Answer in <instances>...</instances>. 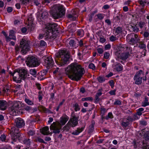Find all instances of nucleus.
I'll return each instance as SVG.
<instances>
[{
	"label": "nucleus",
	"instance_id": "nucleus-1",
	"mask_svg": "<svg viewBox=\"0 0 149 149\" xmlns=\"http://www.w3.org/2000/svg\"><path fill=\"white\" fill-rule=\"evenodd\" d=\"M65 72L70 79L78 81L81 79L85 71L84 68L80 65L74 63L67 67Z\"/></svg>",
	"mask_w": 149,
	"mask_h": 149
},
{
	"label": "nucleus",
	"instance_id": "nucleus-2",
	"mask_svg": "<svg viewBox=\"0 0 149 149\" xmlns=\"http://www.w3.org/2000/svg\"><path fill=\"white\" fill-rule=\"evenodd\" d=\"M55 61L59 66H63L67 63L70 58L69 55L65 51H59L55 54Z\"/></svg>",
	"mask_w": 149,
	"mask_h": 149
},
{
	"label": "nucleus",
	"instance_id": "nucleus-3",
	"mask_svg": "<svg viewBox=\"0 0 149 149\" xmlns=\"http://www.w3.org/2000/svg\"><path fill=\"white\" fill-rule=\"evenodd\" d=\"M10 74L13 77V80L16 82L20 83L22 80L25 79L28 75L27 69L24 68L16 69L13 72Z\"/></svg>",
	"mask_w": 149,
	"mask_h": 149
},
{
	"label": "nucleus",
	"instance_id": "nucleus-4",
	"mask_svg": "<svg viewBox=\"0 0 149 149\" xmlns=\"http://www.w3.org/2000/svg\"><path fill=\"white\" fill-rule=\"evenodd\" d=\"M65 10L63 6L59 4L54 5L51 9V14L55 19L61 18L65 13Z\"/></svg>",
	"mask_w": 149,
	"mask_h": 149
},
{
	"label": "nucleus",
	"instance_id": "nucleus-5",
	"mask_svg": "<svg viewBox=\"0 0 149 149\" xmlns=\"http://www.w3.org/2000/svg\"><path fill=\"white\" fill-rule=\"evenodd\" d=\"M68 119V117L66 115L61 117L60 118V123L59 122H54L50 127V130H59L61 129L62 126L65 124Z\"/></svg>",
	"mask_w": 149,
	"mask_h": 149
},
{
	"label": "nucleus",
	"instance_id": "nucleus-6",
	"mask_svg": "<svg viewBox=\"0 0 149 149\" xmlns=\"http://www.w3.org/2000/svg\"><path fill=\"white\" fill-rule=\"evenodd\" d=\"M29 43L24 39H22L21 41L19 47L16 48L17 50H20L23 54H25L29 51Z\"/></svg>",
	"mask_w": 149,
	"mask_h": 149
},
{
	"label": "nucleus",
	"instance_id": "nucleus-7",
	"mask_svg": "<svg viewBox=\"0 0 149 149\" xmlns=\"http://www.w3.org/2000/svg\"><path fill=\"white\" fill-rule=\"evenodd\" d=\"M58 26L56 23L49 24L46 25L45 35L47 37L51 36L54 32L57 31Z\"/></svg>",
	"mask_w": 149,
	"mask_h": 149
},
{
	"label": "nucleus",
	"instance_id": "nucleus-8",
	"mask_svg": "<svg viewBox=\"0 0 149 149\" xmlns=\"http://www.w3.org/2000/svg\"><path fill=\"white\" fill-rule=\"evenodd\" d=\"M13 105L10 108V113L13 116H17L20 113L21 104L19 101H15Z\"/></svg>",
	"mask_w": 149,
	"mask_h": 149
},
{
	"label": "nucleus",
	"instance_id": "nucleus-9",
	"mask_svg": "<svg viewBox=\"0 0 149 149\" xmlns=\"http://www.w3.org/2000/svg\"><path fill=\"white\" fill-rule=\"evenodd\" d=\"M26 63L27 65L30 67H37L40 65L37 58L33 56H29L27 57Z\"/></svg>",
	"mask_w": 149,
	"mask_h": 149
},
{
	"label": "nucleus",
	"instance_id": "nucleus-10",
	"mask_svg": "<svg viewBox=\"0 0 149 149\" xmlns=\"http://www.w3.org/2000/svg\"><path fill=\"white\" fill-rule=\"evenodd\" d=\"M78 123V118L75 116H72L67 124L63 127V130H68L70 126L75 127Z\"/></svg>",
	"mask_w": 149,
	"mask_h": 149
},
{
	"label": "nucleus",
	"instance_id": "nucleus-11",
	"mask_svg": "<svg viewBox=\"0 0 149 149\" xmlns=\"http://www.w3.org/2000/svg\"><path fill=\"white\" fill-rule=\"evenodd\" d=\"M126 38L127 41L129 40V43L133 45L137 43L139 40L138 35L133 33L128 34Z\"/></svg>",
	"mask_w": 149,
	"mask_h": 149
},
{
	"label": "nucleus",
	"instance_id": "nucleus-12",
	"mask_svg": "<svg viewBox=\"0 0 149 149\" xmlns=\"http://www.w3.org/2000/svg\"><path fill=\"white\" fill-rule=\"evenodd\" d=\"M43 60V64L48 69L52 68L54 64L53 60L50 56L45 57Z\"/></svg>",
	"mask_w": 149,
	"mask_h": 149
},
{
	"label": "nucleus",
	"instance_id": "nucleus-13",
	"mask_svg": "<svg viewBox=\"0 0 149 149\" xmlns=\"http://www.w3.org/2000/svg\"><path fill=\"white\" fill-rule=\"evenodd\" d=\"M145 133L144 137V140L143 141V149H149V131H146L145 133V131H143Z\"/></svg>",
	"mask_w": 149,
	"mask_h": 149
},
{
	"label": "nucleus",
	"instance_id": "nucleus-14",
	"mask_svg": "<svg viewBox=\"0 0 149 149\" xmlns=\"http://www.w3.org/2000/svg\"><path fill=\"white\" fill-rule=\"evenodd\" d=\"M130 56V54L129 52H123L121 54H120L118 56V61L122 63L123 64L124 62L121 61V60L125 61Z\"/></svg>",
	"mask_w": 149,
	"mask_h": 149
},
{
	"label": "nucleus",
	"instance_id": "nucleus-15",
	"mask_svg": "<svg viewBox=\"0 0 149 149\" xmlns=\"http://www.w3.org/2000/svg\"><path fill=\"white\" fill-rule=\"evenodd\" d=\"M10 134L11 135L12 139L15 141L16 139L19 138L21 136V134L18 131H10Z\"/></svg>",
	"mask_w": 149,
	"mask_h": 149
},
{
	"label": "nucleus",
	"instance_id": "nucleus-16",
	"mask_svg": "<svg viewBox=\"0 0 149 149\" xmlns=\"http://www.w3.org/2000/svg\"><path fill=\"white\" fill-rule=\"evenodd\" d=\"M16 126L18 128H22L24 125L25 123L23 120L21 118H18L15 120Z\"/></svg>",
	"mask_w": 149,
	"mask_h": 149
},
{
	"label": "nucleus",
	"instance_id": "nucleus-17",
	"mask_svg": "<svg viewBox=\"0 0 149 149\" xmlns=\"http://www.w3.org/2000/svg\"><path fill=\"white\" fill-rule=\"evenodd\" d=\"M113 69L118 72H120L123 70V66L118 63H115L112 65Z\"/></svg>",
	"mask_w": 149,
	"mask_h": 149
},
{
	"label": "nucleus",
	"instance_id": "nucleus-18",
	"mask_svg": "<svg viewBox=\"0 0 149 149\" xmlns=\"http://www.w3.org/2000/svg\"><path fill=\"white\" fill-rule=\"evenodd\" d=\"M21 140L22 141V142L26 146V148H29L31 144L30 139H26L25 137L23 136L22 139Z\"/></svg>",
	"mask_w": 149,
	"mask_h": 149
},
{
	"label": "nucleus",
	"instance_id": "nucleus-19",
	"mask_svg": "<svg viewBox=\"0 0 149 149\" xmlns=\"http://www.w3.org/2000/svg\"><path fill=\"white\" fill-rule=\"evenodd\" d=\"M7 108V102L4 100H0V109L5 110Z\"/></svg>",
	"mask_w": 149,
	"mask_h": 149
},
{
	"label": "nucleus",
	"instance_id": "nucleus-20",
	"mask_svg": "<svg viewBox=\"0 0 149 149\" xmlns=\"http://www.w3.org/2000/svg\"><path fill=\"white\" fill-rule=\"evenodd\" d=\"M137 45L138 47L140 49H144L142 53L143 55L144 56H145L146 55V50L145 49L146 48V45L143 42H140L139 43V44Z\"/></svg>",
	"mask_w": 149,
	"mask_h": 149
},
{
	"label": "nucleus",
	"instance_id": "nucleus-21",
	"mask_svg": "<svg viewBox=\"0 0 149 149\" xmlns=\"http://www.w3.org/2000/svg\"><path fill=\"white\" fill-rule=\"evenodd\" d=\"M8 38L9 39V41L11 39L16 40V38L14 34V31L13 30H11L10 31Z\"/></svg>",
	"mask_w": 149,
	"mask_h": 149
},
{
	"label": "nucleus",
	"instance_id": "nucleus-22",
	"mask_svg": "<svg viewBox=\"0 0 149 149\" xmlns=\"http://www.w3.org/2000/svg\"><path fill=\"white\" fill-rule=\"evenodd\" d=\"M143 75V71L141 70H140L136 73L134 77V79H136L137 77H141L142 78Z\"/></svg>",
	"mask_w": 149,
	"mask_h": 149
},
{
	"label": "nucleus",
	"instance_id": "nucleus-23",
	"mask_svg": "<svg viewBox=\"0 0 149 149\" xmlns=\"http://www.w3.org/2000/svg\"><path fill=\"white\" fill-rule=\"evenodd\" d=\"M136 116L134 115L132 116H128L127 118L125 119L127 120V121L129 123V122H132L136 119H138L137 118H136Z\"/></svg>",
	"mask_w": 149,
	"mask_h": 149
},
{
	"label": "nucleus",
	"instance_id": "nucleus-24",
	"mask_svg": "<svg viewBox=\"0 0 149 149\" xmlns=\"http://www.w3.org/2000/svg\"><path fill=\"white\" fill-rule=\"evenodd\" d=\"M149 105V102H148V98L146 96L145 97L144 100L142 103V106L143 107H145Z\"/></svg>",
	"mask_w": 149,
	"mask_h": 149
},
{
	"label": "nucleus",
	"instance_id": "nucleus-25",
	"mask_svg": "<svg viewBox=\"0 0 149 149\" xmlns=\"http://www.w3.org/2000/svg\"><path fill=\"white\" fill-rule=\"evenodd\" d=\"M129 124V122L127 121V119L124 118L123 120L121 123V125L124 128L127 127Z\"/></svg>",
	"mask_w": 149,
	"mask_h": 149
},
{
	"label": "nucleus",
	"instance_id": "nucleus-26",
	"mask_svg": "<svg viewBox=\"0 0 149 149\" xmlns=\"http://www.w3.org/2000/svg\"><path fill=\"white\" fill-rule=\"evenodd\" d=\"M115 31L116 34H121L123 31V29L121 27H118L116 29Z\"/></svg>",
	"mask_w": 149,
	"mask_h": 149
},
{
	"label": "nucleus",
	"instance_id": "nucleus-27",
	"mask_svg": "<svg viewBox=\"0 0 149 149\" xmlns=\"http://www.w3.org/2000/svg\"><path fill=\"white\" fill-rule=\"evenodd\" d=\"M68 18L70 20L74 21L76 19L77 16L74 14H68L67 16Z\"/></svg>",
	"mask_w": 149,
	"mask_h": 149
},
{
	"label": "nucleus",
	"instance_id": "nucleus-28",
	"mask_svg": "<svg viewBox=\"0 0 149 149\" xmlns=\"http://www.w3.org/2000/svg\"><path fill=\"white\" fill-rule=\"evenodd\" d=\"M144 109L143 108H140L137 111L136 114L139 116H141L142 113L144 112Z\"/></svg>",
	"mask_w": 149,
	"mask_h": 149
},
{
	"label": "nucleus",
	"instance_id": "nucleus-29",
	"mask_svg": "<svg viewBox=\"0 0 149 149\" xmlns=\"http://www.w3.org/2000/svg\"><path fill=\"white\" fill-rule=\"evenodd\" d=\"M77 35L80 37H82L84 35V31L82 29H79L77 31Z\"/></svg>",
	"mask_w": 149,
	"mask_h": 149
},
{
	"label": "nucleus",
	"instance_id": "nucleus-30",
	"mask_svg": "<svg viewBox=\"0 0 149 149\" xmlns=\"http://www.w3.org/2000/svg\"><path fill=\"white\" fill-rule=\"evenodd\" d=\"M142 78L141 77L137 78L136 79H134L135 80V84H140L142 83Z\"/></svg>",
	"mask_w": 149,
	"mask_h": 149
},
{
	"label": "nucleus",
	"instance_id": "nucleus-31",
	"mask_svg": "<svg viewBox=\"0 0 149 149\" xmlns=\"http://www.w3.org/2000/svg\"><path fill=\"white\" fill-rule=\"evenodd\" d=\"M24 100L25 102L29 105H33L34 104L33 101L28 98H25Z\"/></svg>",
	"mask_w": 149,
	"mask_h": 149
},
{
	"label": "nucleus",
	"instance_id": "nucleus-32",
	"mask_svg": "<svg viewBox=\"0 0 149 149\" xmlns=\"http://www.w3.org/2000/svg\"><path fill=\"white\" fill-rule=\"evenodd\" d=\"M69 44L72 48H76L75 43L74 40H70L69 42Z\"/></svg>",
	"mask_w": 149,
	"mask_h": 149
},
{
	"label": "nucleus",
	"instance_id": "nucleus-33",
	"mask_svg": "<svg viewBox=\"0 0 149 149\" xmlns=\"http://www.w3.org/2000/svg\"><path fill=\"white\" fill-rule=\"evenodd\" d=\"M36 70L35 69H31L30 70V73L34 77L36 76Z\"/></svg>",
	"mask_w": 149,
	"mask_h": 149
},
{
	"label": "nucleus",
	"instance_id": "nucleus-34",
	"mask_svg": "<svg viewBox=\"0 0 149 149\" xmlns=\"http://www.w3.org/2000/svg\"><path fill=\"white\" fill-rule=\"evenodd\" d=\"M97 18L100 20H102L105 16V15L103 13H99L96 15Z\"/></svg>",
	"mask_w": 149,
	"mask_h": 149
},
{
	"label": "nucleus",
	"instance_id": "nucleus-35",
	"mask_svg": "<svg viewBox=\"0 0 149 149\" xmlns=\"http://www.w3.org/2000/svg\"><path fill=\"white\" fill-rule=\"evenodd\" d=\"M40 132L44 135H47L49 134L51 135L52 134V132H49V131H40Z\"/></svg>",
	"mask_w": 149,
	"mask_h": 149
},
{
	"label": "nucleus",
	"instance_id": "nucleus-36",
	"mask_svg": "<svg viewBox=\"0 0 149 149\" xmlns=\"http://www.w3.org/2000/svg\"><path fill=\"white\" fill-rule=\"evenodd\" d=\"M97 80L99 82L101 83L104 82L105 80V79L104 77L100 76L97 78Z\"/></svg>",
	"mask_w": 149,
	"mask_h": 149
},
{
	"label": "nucleus",
	"instance_id": "nucleus-37",
	"mask_svg": "<svg viewBox=\"0 0 149 149\" xmlns=\"http://www.w3.org/2000/svg\"><path fill=\"white\" fill-rule=\"evenodd\" d=\"M2 33L4 35L5 37L6 40L7 42L9 41V39L8 38V34L4 31H2Z\"/></svg>",
	"mask_w": 149,
	"mask_h": 149
},
{
	"label": "nucleus",
	"instance_id": "nucleus-38",
	"mask_svg": "<svg viewBox=\"0 0 149 149\" xmlns=\"http://www.w3.org/2000/svg\"><path fill=\"white\" fill-rule=\"evenodd\" d=\"M73 107H74V110L76 111H79L80 109L79 105L77 103H76L74 104Z\"/></svg>",
	"mask_w": 149,
	"mask_h": 149
},
{
	"label": "nucleus",
	"instance_id": "nucleus-39",
	"mask_svg": "<svg viewBox=\"0 0 149 149\" xmlns=\"http://www.w3.org/2000/svg\"><path fill=\"white\" fill-rule=\"evenodd\" d=\"M48 15V13L46 11H44L41 14V16L42 18H46L47 17Z\"/></svg>",
	"mask_w": 149,
	"mask_h": 149
},
{
	"label": "nucleus",
	"instance_id": "nucleus-40",
	"mask_svg": "<svg viewBox=\"0 0 149 149\" xmlns=\"http://www.w3.org/2000/svg\"><path fill=\"white\" fill-rule=\"evenodd\" d=\"M32 14L31 13L29 14V15L28 17L27 20L28 21V23H29L30 22L29 21H31L30 23H31L32 22L33 20V19L32 16Z\"/></svg>",
	"mask_w": 149,
	"mask_h": 149
},
{
	"label": "nucleus",
	"instance_id": "nucleus-41",
	"mask_svg": "<svg viewBox=\"0 0 149 149\" xmlns=\"http://www.w3.org/2000/svg\"><path fill=\"white\" fill-rule=\"evenodd\" d=\"M22 5L23 6H26L29 3V0H22Z\"/></svg>",
	"mask_w": 149,
	"mask_h": 149
},
{
	"label": "nucleus",
	"instance_id": "nucleus-42",
	"mask_svg": "<svg viewBox=\"0 0 149 149\" xmlns=\"http://www.w3.org/2000/svg\"><path fill=\"white\" fill-rule=\"evenodd\" d=\"M93 100V98L91 97H86V98H82L81 100L83 101H92Z\"/></svg>",
	"mask_w": 149,
	"mask_h": 149
},
{
	"label": "nucleus",
	"instance_id": "nucleus-43",
	"mask_svg": "<svg viewBox=\"0 0 149 149\" xmlns=\"http://www.w3.org/2000/svg\"><path fill=\"white\" fill-rule=\"evenodd\" d=\"M97 51L98 53L100 54H102L104 52L103 48L102 46L101 47H99L97 48Z\"/></svg>",
	"mask_w": 149,
	"mask_h": 149
},
{
	"label": "nucleus",
	"instance_id": "nucleus-44",
	"mask_svg": "<svg viewBox=\"0 0 149 149\" xmlns=\"http://www.w3.org/2000/svg\"><path fill=\"white\" fill-rule=\"evenodd\" d=\"M53 73L54 74H60V70H59V68H57L56 69L53 71Z\"/></svg>",
	"mask_w": 149,
	"mask_h": 149
},
{
	"label": "nucleus",
	"instance_id": "nucleus-45",
	"mask_svg": "<svg viewBox=\"0 0 149 149\" xmlns=\"http://www.w3.org/2000/svg\"><path fill=\"white\" fill-rule=\"evenodd\" d=\"M137 26H137L136 25L132 26V30L133 31L136 32L138 31H139V29L137 27Z\"/></svg>",
	"mask_w": 149,
	"mask_h": 149
},
{
	"label": "nucleus",
	"instance_id": "nucleus-46",
	"mask_svg": "<svg viewBox=\"0 0 149 149\" xmlns=\"http://www.w3.org/2000/svg\"><path fill=\"white\" fill-rule=\"evenodd\" d=\"M145 24V23L143 22H140L138 23V26H139L141 29L143 28Z\"/></svg>",
	"mask_w": 149,
	"mask_h": 149
},
{
	"label": "nucleus",
	"instance_id": "nucleus-47",
	"mask_svg": "<svg viewBox=\"0 0 149 149\" xmlns=\"http://www.w3.org/2000/svg\"><path fill=\"white\" fill-rule=\"evenodd\" d=\"M117 38L113 35L111 36L109 38L111 42H113L117 39Z\"/></svg>",
	"mask_w": 149,
	"mask_h": 149
},
{
	"label": "nucleus",
	"instance_id": "nucleus-48",
	"mask_svg": "<svg viewBox=\"0 0 149 149\" xmlns=\"http://www.w3.org/2000/svg\"><path fill=\"white\" fill-rule=\"evenodd\" d=\"M113 117V116L112 113L109 112L108 113L107 116L106 117V119L107 120L109 118H112Z\"/></svg>",
	"mask_w": 149,
	"mask_h": 149
},
{
	"label": "nucleus",
	"instance_id": "nucleus-49",
	"mask_svg": "<svg viewBox=\"0 0 149 149\" xmlns=\"http://www.w3.org/2000/svg\"><path fill=\"white\" fill-rule=\"evenodd\" d=\"M109 54L108 52H106L104 53V58L106 59H107L109 58Z\"/></svg>",
	"mask_w": 149,
	"mask_h": 149
},
{
	"label": "nucleus",
	"instance_id": "nucleus-50",
	"mask_svg": "<svg viewBox=\"0 0 149 149\" xmlns=\"http://www.w3.org/2000/svg\"><path fill=\"white\" fill-rule=\"evenodd\" d=\"M95 125V123L94 122H92L91 124L89 126L90 130H94V127Z\"/></svg>",
	"mask_w": 149,
	"mask_h": 149
},
{
	"label": "nucleus",
	"instance_id": "nucleus-51",
	"mask_svg": "<svg viewBox=\"0 0 149 149\" xmlns=\"http://www.w3.org/2000/svg\"><path fill=\"white\" fill-rule=\"evenodd\" d=\"M36 141H38L39 142L45 143V142L44 141L43 139L41 138L37 137L36 139Z\"/></svg>",
	"mask_w": 149,
	"mask_h": 149
},
{
	"label": "nucleus",
	"instance_id": "nucleus-52",
	"mask_svg": "<svg viewBox=\"0 0 149 149\" xmlns=\"http://www.w3.org/2000/svg\"><path fill=\"white\" fill-rule=\"evenodd\" d=\"M109 85L111 87V88H113V87L114 85V81L113 80H111L109 81Z\"/></svg>",
	"mask_w": 149,
	"mask_h": 149
},
{
	"label": "nucleus",
	"instance_id": "nucleus-53",
	"mask_svg": "<svg viewBox=\"0 0 149 149\" xmlns=\"http://www.w3.org/2000/svg\"><path fill=\"white\" fill-rule=\"evenodd\" d=\"M33 2L36 6H40L41 5L40 3L38 1V0H33Z\"/></svg>",
	"mask_w": 149,
	"mask_h": 149
},
{
	"label": "nucleus",
	"instance_id": "nucleus-54",
	"mask_svg": "<svg viewBox=\"0 0 149 149\" xmlns=\"http://www.w3.org/2000/svg\"><path fill=\"white\" fill-rule=\"evenodd\" d=\"M89 67L90 68L93 70H94L95 69V67L94 64L91 63L89 64Z\"/></svg>",
	"mask_w": 149,
	"mask_h": 149
},
{
	"label": "nucleus",
	"instance_id": "nucleus-55",
	"mask_svg": "<svg viewBox=\"0 0 149 149\" xmlns=\"http://www.w3.org/2000/svg\"><path fill=\"white\" fill-rule=\"evenodd\" d=\"M47 45L46 42L43 40H41L40 41V45L41 46H45Z\"/></svg>",
	"mask_w": 149,
	"mask_h": 149
},
{
	"label": "nucleus",
	"instance_id": "nucleus-56",
	"mask_svg": "<svg viewBox=\"0 0 149 149\" xmlns=\"http://www.w3.org/2000/svg\"><path fill=\"white\" fill-rule=\"evenodd\" d=\"M24 109L25 110L28 111L31 110V107L28 106H25Z\"/></svg>",
	"mask_w": 149,
	"mask_h": 149
},
{
	"label": "nucleus",
	"instance_id": "nucleus-57",
	"mask_svg": "<svg viewBox=\"0 0 149 149\" xmlns=\"http://www.w3.org/2000/svg\"><path fill=\"white\" fill-rule=\"evenodd\" d=\"M99 41L100 42L103 43L106 41V39L103 38L101 37L100 38Z\"/></svg>",
	"mask_w": 149,
	"mask_h": 149
},
{
	"label": "nucleus",
	"instance_id": "nucleus-58",
	"mask_svg": "<svg viewBox=\"0 0 149 149\" xmlns=\"http://www.w3.org/2000/svg\"><path fill=\"white\" fill-rule=\"evenodd\" d=\"M82 131H73L72 132V134L74 135H77Z\"/></svg>",
	"mask_w": 149,
	"mask_h": 149
},
{
	"label": "nucleus",
	"instance_id": "nucleus-59",
	"mask_svg": "<svg viewBox=\"0 0 149 149\" xmlns=\"http://www.w3.org/2000/svg\"><path fill=\"white\" fill-rule=\"evenodd\" d=\"M111 47V45L110 44H108L106 45L105 46V49L106 50H108L110 49Z\"/></svg>",
	"mask_w": 149,
	"mask_h": 149
},
{
	"label": "nucleus",
	"instance_id": "nucleus-60",
	"mask_svg": "<svg viewBox=\"0 0 149 149\" xmlns=\"http://www.w3.org/2000/svg\"><path fill=\"white\" fill-rule=\"evenodd\" d=\"M35 134L34 131H29L28 132V134L29 136H32L33 135Z\"/></svg>",
	"mask_w": 149,
	"mask_h": 149
},
{
	"label": "nucleus",
	"instance_id": "nucleus-61",
	"mask_svg": "<svg viewBox=\"0 0 149 149\" xmlns=\"http://www.w3.org/2000/svg\"><path fill=\"white\" fill-rule=\"evenodd\" d=\"M51 1H52V0H43L42 2V3L44 4L45 3L47 4L49 3Z\"/></svg>",
	"mask_w": 149,
	"mask_h": 149
},
{
	"label": "nucleus",
	"instance_id": "nucleus-62",
	"mask_svg": "<svg viewBox=\"0 0 149 149\" xmlns=\"http://www.w3.org/2000/svg\"><path fill=\"white\" fill-rule=\"evenodd\" d=\"M121 103L120 100H116L114 102V105H120L121 104Z\"/></svg>",
	"mask_w": 149,
	"mask_h": 149
},
{
	"label": "nucleus",
	"instance_id": "nucleus-63",
	"mask_svg": "<svg viewBox=\"0 0 149 149\" xmlns=\"http://www.w3.org/2000/svg\"><path fill=\"white\" fill-rule=\"evenodd\" d=\"M149 35V33L148 31L144 32L143 34V36L145 38H147L148 37Z\"/></svg>",
	"mask_w": 149,
	"mask_h": 149
},
{
	"label": "nucleus",
	"instance_id": "nucleus-64",
	"mask_svg": "<svg viewBox=\"0 0 149 149\" xmlns=\"http://www.w3.org/2000/svg\"><path fill=\"white\" fill-rule=\"evenodd\" d=\"M116 91L115 90H112L109 92V94L111 95H115V92Z\"/></svg>",
	"mask_w": 149,
	"mask_h": 149
}]
</instances>
